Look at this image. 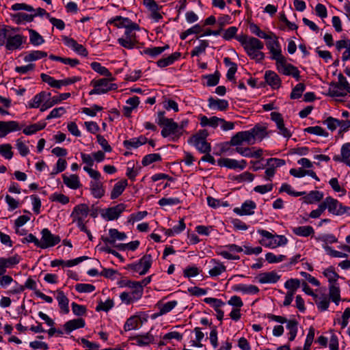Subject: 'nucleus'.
<instances>
[{
	"label": "nucleus",
	"mask_w": 350,
	"mask_h": 350,
	"mask_svg": "<svg viewBox=\"0 0 350 350\" xmlns=\"http://www.w3.org/2000/svg\"><path fill=\"white\" fill-rule=\"evenodd\" d=\"M242 45L250 58L257 62L264 59L265 54L261 51L264 44L258 38L242 35Z\"/></svg>",
	"instance_id": "f257e3e1"
},
{
	"label": "nucleus",
	"mask_w": 350,
	"mask_h": 350,
	"mask_svg": "<svg viewBox=\"0 0 350 350\" xmlns=\"http://www.w3.org/2000/svg\"><path fill=\"white\" fill-rule=\"evenodd\" d=\"M258 233L262 237V239L260 241V243L269 248H276L280 246L285 245L288 240L284 235H278L276 234H272L271 232L263 230H258Z\"/></svg>",
	"instance_id": "f03ea898"
},
{
	"label": "nucleus",
	"mask_w": 350,
	"mask_h": 350,
	"mask_svg": "<svg viewBox=\"0 0 350 350\" xmlns=\"http://www.w3.org/2000/svg\"><path fill=\"white\" fill-rule=\"evenodd\" d=\"M208 135V132L206 129L200 130L188 139V143L193 144L200 152L208 153L211 150V147L206 142Z\"/></svg>",
	"instance_id": "7ed1b4c3"
},
{
	"label": "nucleus",
	"mask_w": 350,
	"mask_h": 350,
	"mask_svg": "<svg viewBox=\"0 0 350 350\" xmlns=\"http://www.w3.org/2000/svg\"><path fill=\"white\" fill-rule=\"evenodd\" d=\"M114 79L113 77H109L98 80H92L90 84L94 87V89L89 92V94H105L110 90H116L118 88L117 85L116 83H109L110 81H114Z\"/></svg>",
	"instance_id": "20e7f679"
},
{
	"label": "nucleus",
	"mask_w": 350,
	"mask_h": 350,
	"mask_svg": "<svg viewBox=\"0 0 350 350\" xmlns=\"http://www.w3.org/2000/svg\"><path fill=\"white\" fill-rule=\"evenodd\" d=\"M152 262V257L151 254H146L144 255L137 262L129 264L126 266L127 269L133 270L138 273L139 275H145L150 268Z\"/></svg>",
	"instance_id": "39448f33"
},
{
	"label": "nucleus",
	"mask_w": 350,
	"mask_h": 350,
	"mask_svg": "<svg viewBox=\"0 0 350 350\" xmlns=\"http://www.w3.org/2000/svg\"><path fill=\"white\" fill-rule=\"evenodd\" d=\"M169 120L168 122H164L163 124L160 125L163 126L161 133V135L163 137L171 136V139L173 142H176L183 135V131H180L179 125L175 122L173 119H170Z\"/></svg>",
	"instance_id": "423d86ee"
},
{
	"label": "nucleus",
	"mask_w": 350,
	"mask_h": 350,
	"mask_svg": "<svg viewBox=\"0 0 350 350\" xmlns=\"http://www.w3.org/2000/svg\"><path fill=\"white\" fill-rule=\"evenodd\" d=\"M220 151L228 155H232L235 152L241 153V132H237L229 142L221 144Z\"/></svg>",
	"instance_id": "0eeeda50"
},
{
	"label": "nucleus",
	"mask_w": 350,
	"mask_h": 350,
	"mask_svg": "<svg viewBox=\"0 0 350 350\" xmlns=\"http://www.w3.org/2000/svg\"><path fill=\"white\" fill-rule=\"evenodd\" d=\"M140 29H132L129 27L125 29L124 36L118 39V44L127 49H133L138 43L136 33L134 31H139Z\"/></svg>",
	"instance_id": "6e6552de"
},
{
	"label": "nucleus",
	"mask_w": 350,
	"mask_h": 350,
	"mask_svg": "<svg viewBox=\"0 0 350 350\" xmlns=\"http://www.w3.org/2000/svg\"><path fill=\"white\" fill-rule=\"evenodd\" d=\"M323 203L326 206L328 211L335 215H342L350 211V207L343 206L336 199L332 197H327Z\"/></svg>",
	"instance_id": "1a4fd4ad"
},
{
	"label": "nucleus",
	"mask_w": 350,
	"mask_h": 350,
	"mask_svg": "<svg viewBox=\"0 0 350 350\" xmlns=\"http://www.w3.org/2000/svg\"><path fill=\"white\" fill-rule=\"evenodd\" d=\"M277 69L279 72L284 75H291L297 81L300 79V72L297 67L286 62V57H283L276 62Z\"/></svg>",
	"instance_id": "9d476101"
},
{
	"label": "nucleus",
	"mask_w": 350,
	"mask_h": 350,
	"mask_svg": "<svg viewBox=\"0 0 350 350\" xmlns=\"http://www.w3.org/2000/svg\"><path fill=\"white\" fill-rule=\"evenodd\" d=\"M126 205L120 203L114 206L109 207L100 211L101 217L107 221L116 220L125 211Z\"/></svg>",
	"instance_id": "9b49d317"
},
{
	"label": "nucleus",
	"mask_w": 350,
	"mask_h": 350,
	"mask_svg": "<svg viewBox=\"0 0 350 350\" xmlns=\"http://www.w3.org/2000/svg\"><path fill=\"white\" fill-rule=\"evenodd\" d=\"M42 238L40 241V248L46 249L58 244L61 239L58 235L53 234L48 228H44L41 231Z\"/></svg>",
	"instance_id": "f8f14e48"
},
{
	"label": "nucleus",
	"mask_w": 350,
	"mask_h": 350,
	"mask_svg": "<svg viewBox=\"0 0 350 350\" xmlns=\"http://www.w3.org/2000/svg\"><path fill=\"white\" fill-rule=\"evenodd\" d=\"M90 212L88 206L86 204H80L75 206L70 215L72 218V222L79 224L84 222V218L86 217Z\"/></svg>",
	"instance_id": "ddd939ff"
},
{
	"label": "nucleus",
	"mask_w": 350,
	"mask_h": 350,
	"mask_svg": "<svg viewBox=\"0 0 350 350\" xmlns=\"http://www.w3.org/2000/svg\"><path fill=\"white\" fill-rule=\"evenodd\" d=\"M107 24H113L118 28L128 29L129 27H131L132 29H140L138 24L133 22L129 18H124L121 16H116L109 19L107 21Z\"/></svg>",
	"instance_id": "4468645a"
},
{
	"label": "nucleus",
	"mask_w": 350,
	"mask_h": 350,
	"mask_svg": "<svg viewBox=\"0 0 350 350\" xmlns=\"http://www.w3.org/2000/svg\"><path fill=\"white\" fill-rule=\"evenodd\" d=\"M5 48L8 51H14L22 48L23 44L25 43L27 38L21 35L16 34L12 36L6 37Z\"/></svg>",
	"instance_id": "2eb2a0df"
},
{
	"label": "nucleus",
	"mask_w": 350,
	"mask_h": 350,
	"mask_svg": "<svg viewBox=\"0 0 350 350\" xmlns=\"http://www.w3.org/2000/svg\"><path fill=\"white\" fill-rule=\"evenodd\" d=\"M21 129L16 121H0V138L5 137L8 133Z\"/></svg>",
	"instance_id": "dca6fc26"
},
{
	"label": "nucleus",
	"mask_w": 350,
	"mask_h": 350,
	"mask_svg": "<svg viewBox=\"0 0 350 350\" xmlns=\"http://www.w3.org/2000/svg\"><path fill=\"white\" fill-rule=\"evenodd\" d=\"M266 44L267 49L269 50V52L271 54V59L275 60L276 62L282 58L284 57V56L282 55L280 46L276 38H271L267 42Z\"/></svg>",
	"instance_id": "f3484780"
},
{
	"label": "nucleus",
	"mask_w": 350,
	"mask_h": 350,
	"mask_svg": "<svg viewBox=\"0 0 350 350\" xmlns=\"http://www.w3.org/2000/svg\"><path fill=\"white\" fill-rule=\"evenodd\" d=\"M334 161L342 162L350 167V143L344 144L340 149V155H334Z\"/></svg>",
	"instance_id": "a211bd4d"
},
{
	"label": "nucleus",
	"mask_w": 350,
	"mask_h": 350,
	"mask_svg": "<svg viewBox=\"0 0 350 350\" xmlns=\"http://www.w3.org/2000/svg\"><path fill=\"white\" fill-rule=\"evenodd\" d=\"M70 96V93H62L59 96H55L53 97H49L46 98V101L41 105L40 111H44L49 108L52 107L53 105L60 103L62 100H64L68 98Z\"/></svg>",
	"instance_id": "6ab92c4d"
},
{
	"label": "nucleus",
	"mask_w": 350,
	"mask_h": 350,
	"mask_svg": "<svg viewBox=\"0 0 350 350\" xmlns=\"http://www.w3.org/2000/svg\"><path fill=\"white\" fill-rule=\"evenodd\" d=\"M280 279V275L275 271L264 272L258 276V282L261 284H274Z\"/></svg>",
	"instance_id": "aec40b11"
},
{
	"label": "nucleus",
	"mask_w": 350,
	"mask_h": 350,
	"mask_svg": "<svg viewBox=\"0 0 350 350\" xmlns=\"http://www.w3.org/2000/svg\"><path fill=\"white\" fill-rule=\"evenodd\" d=\"M227 250H221L219 253V255L226 259H239V256L236 253L241 252V247L232 244L225 247Z\"/></svg>",
	"instance_id": "412c9836"
},
{
	"label": "nucleus",
	"mask_w": 350,
	"mask_h": 350,
	"mask_svg": "<svg viewBox=\"0 0 350 350\" xmlns=\"http://www.w3.org/2000/svg\"><path fill=\"white\" fill-rule=\"evenodd\" d=\"M252 129L256 142H261L265 137L269 135L266 124H257Z\"/></svg>",
	"instance_id": "4be33fe9"
},
{
	"label": "nucleus",
	"mask_w": 350,
	"mask_h": 350,
	"mask_svg": "<svg viewBox=\"0 0 350 350\" xmlns=\"http://www.w3.org/2000/svg\"><path fill=\"white\" fill-rule=\"evenodd\" d=\"M265 79L267 84L273 89H278L280 87L281 79L273 71L267 70L265 74Z\"/></svg>",
	"instance_id": "5701e85b"
},
{
	"label": "nucleus",
	"mask_w": 350,
	"mask_h": 350,
	"mask_svg": "<svg viewBox=\"0 0 350 350\" xmlns=\"http://www.w3.org/2000/svg\"><path fill=\"white\" fill-rule=\"evenodd\" d=\"M85 325V321L81 319H76L67 321L64 325V327L67 334L70 333L72 331L84 327Z\"/></svg>",
	"instance_id": "b1692460"
},
{
	"label": "nucleus",
	"mask_w": 350,
	"mask_h": 350,
	"mask_svg": "<svg viewBox=\"0 0 350 350\" xmlns=\"http://www.w3.org/2000/svg\"><path fill=\"white\" fill-rule=\"evenodd\" d=\"M90 186L91 193L94 198H101L105 195V189L102 182L91 181Z\"/></svg>",
	"instance_id": "393cba45"
},
{
	"label": "nucleus",
	"mask_w": 350,
	"mask_h": 350,
	"mask_svg": "<svg viewBox=\"0 0 350 350\" xmlns=\"http://www.w3.org/2000/svg\"><path fill=\"white\" fill-rule=\"evenodd\" d=\"M51 96L50 92H41L36 94L32 102L29 104L30 108H38L42 103H44L46 98H49Z\"/></svg>",
	"instance_id": "a878e982"
},
{
	"label": "nucleus",
	"mask_w": 350,
	"mask_h": 350,
	"mask_svg": "<svg viewBox=\"0 0 350 350\" xmlns=\"http://www.w3.org/2000/svg\"><path fill=\"white\" fill-rule=\"evenodd\" d=\"M208 107L211 109H217L220 111H225L228 107V103L226 100L215 99L210 97L208 100Z\"/></svg>",
	"instance_id": "bb28decb"
},
{
	"label": "nucleus",
	"mask_w": 350,
	"mask_h": 350,
	"mask_svg": "<svg viewBox=\"0 0 350 350\" xmlns=\"http://www.w3.org/2000/svg\"><path fill=\"white\" fill-rule=\"evenodd\" d=\"M147 142V138L141 135L137 138H133L130 140H124L123 144L124 146L127 149H131L132 148H137L139 146L145 144Z\"/></svg>",
	"instance_id": "cd10ccee"
},
{
	"label": "nucleus",
	"mask_w": 350,
	"mask_h": 350,
	"mask_svg": "<svg viewBox=\"0 0 350 350\" xmlns=\"http://www.w3.org/2000/svg\"><path fill=\"white\" fill-rule=\"evenodd\" d=\"M128 185L127 180H122L115 184L111 192V199L114 200L118 198L124 191Z\"/></svg>",
	"instance_id": "c85d7f7f"
},
{
	"label": "nucleus",
	"mask_w": 350,
	"mask_h": 350,
	"mask_svg": "<svg viewBox=\"0 0 350 350\" xmlns=\"http://www.w3.org/2000/svg\"><path fill=\"white\" fill-rule=\"evenodd\" d=\"M63 182L69 188L77 189L81 187L79 177L76 174H72L70 176L63 175Z\"/></svg>",
	"instance_id": "c756f323"
},
{
	"label": "nucleus",
	"mask_w": 350,
	"mask_h": 350,
	"mask_svg": "<svg viewBox=\"0 0 350 350\" xmlns=\"http://www.w3.org/2000/svg\"><path fill=\"white\" fill-rule=\"evenodd\" d=\"M323 198V193L319 191H311L303 198L304 202L306 204H314L320 202Z\"/></svg>",
	"instance_id": "7c9ffc66"
},
{
	"label": "nucleus",
	"mask_w": 350,
	"mask_h": 350,
	"mask_svg": "<svg viewBox=\"0 0 350 350\" xmlns=\"http://www.w3.org/2000/svg\"><path fill=\"white\" fill-rule=\"evenodd\" d=\"M181 54L179 52H175L167 57L160 59L157 61V64L160 68H164L172 64L175 61L178 60Z\"/></svg>",
	"instance_id": "2f4dec72"
},
{
	"label": "nucleus",
	"mask_w": 350,
	"mask_h": 350,
	"mask_svg": "<svg viewBox=\"0 0 350 350\" xmlns=\"http://www.w3.org/2000/svg\"><path fill=\"white\" fill-rule=\"evenodd\" d=\"M293 232L297 236L307 237L314 234V230L310 226H302L295 227L292 229Z\"/></svg>",
	"instance_id": "473e14b6"
},
{
	"label": "nucleus",
	"mask_w": 350,
	"mask_h": 350,
	"mask_svg": "<svg viewBox=\"0 0 350 350\" xmlns=\"http://www.w3.org/2000/svg\"><path fill=\"white\" fill-rule=\"evenodd\" d=\"M211 263L213 264V267L209 269L208 273L211 277L218 276L226 271V267L216 260L212 259Z\"/></svg>",
	"instance_id": "72a5a7b5"
},
{
	"label": "nucleus",
	"mask_w": 350,
	"mask_h": 350,
	"mask_svg": "<svg viewBox=\"0 0 350 350\" xmlns=\"http://www.w3.org/2000/svg\"><path fill=\"white\" fill-rule=\"evenodd\" d=\"M200 124L203 127L208 126L213 128H216L219 126L220 121H221V118L217 116H212L208 118L205 116H202L200 117Z\"/></svg>",
	"instance_id": "f704fd0d"
},
{
	"label": "nucleus",
	"mask_w": 350,
	"mask_h": 350,
	"mask_svg": "<svg viewBox=\"0 0 350 350\" xmlns=\"http://www.w3.org/2000/svg\"><path fill=\"white\" fill-rule=\"evenodd\" d=\"M224 63L228 67H229L228 70L226 74V77L229 81L234 80V75L237 71V64L231 62L230 58L226 57L224 59Z\"/></svg>",
	"instance_id": "c9c22d12"
},
{
	"label": "nucleus",
	"mask_w": 350,
	"mask_h": 350,
	"mask_svg": "<svg viewBox=\"0 0 350 350\" xmlns=\"http://www.w3.org/2000/svg\"><path fill=\"white\" fill-rule=\"evenodd\" d=\"M340 291L338 283L329 284V295L330 299L336 305L338 304L340 300Z\"/></svg>",
	"instance_id": "e433bc0d"
},
{
	"label": "nucleus",
	"mask_w": 350,
	"mask_h": 350,
	"mask_svg": "<svg viewBox=\"0 0 350 350\" xmlns=\"http://www.w3.org/2000/svg\"><path fill=\"white\" fill-rule=\"evenodd\" d=\"M59 306L60 308L64 311V313L67 314L69 312V308H68V299L65 295L63 291H57V297H56Z\"/></svg>",
	"instance_id": "4c0bfd02"
},
{
	"label": "nucleus",
	"mask_w": 350,
	"mask_h": 350,
	"mask_svg": "<svg viewBox=\"0 0 350 350\" xmlns=\"http://www.w3.org/2000/svg\"><path fill=\"white\" fill-rule=\"evenodd\" d=\"M46 122H38L26 126L23 133L26 135H30L36 133L37 131H41L45 128Z\"/></svg>",
	"instance_id": "58836bf2"
},
{
	"label": "nucleus",
	"mask_w": 350,
	"mask_h": 350,
	"mask_svg": "<svg viewBox=\"0 0 350 350\" xmlns=\"http://www.w3.org/2000/svg\"><path fill=\"white\" fill-rule=\"evenodd\" d=\"M217 163L221 167H226L230 169L241 167V165L238 161L228 158L219 159L217 161Z\"/></svg>",
	"instance_id": "ea45409f"
},
{
	"label": "nucleus",
	"mask_w": 350,
	"mask_h": 350,
	"mask_svg": "<svg viewBox=\"0 0 350 350\" xmlns=\"http://www.w3.org/2000/svg\"><path fill=\"white\" fill-rule=\"evenodd\" d=\"M136 340L138 345L144 346L148 345L154 342V336L150 333L144 335H137L133 338Z\"/></svg>",
	"instance_id": "a19ab883"
},
{
	"label": "nucleus",
	"mask_w": 350,
	"mask_h": 350,
	"mask_svg": "<svg viewBox=\"0 0 350 350\" xmlns=\"http://www.w3.org/2000/svg\"><path fill=\"white\" fill-rule=\"evenodd\" d=\"M35 15L28 14L24 12H18L12 15L13 20L16 24H21L24 21L32 22Z\"/></svg>",
	"instance_id": "79ce46f5"
},
{
	"label": "nucleus",
	"mask_w": 350,
	"mask_h": 350,
	"mask_svg": "<svg viewBox=\"0 0 350 350\" xmlns=\"http://www.w3.org/2000/svg\"><path fill=\"white\" fill-rule=\"evenodd\" d=\"M262 154L261 149L256 150L255 148H242V156L250 158H260Z\"/></svg>",
	"instance_id": "37998d69"
},
{
	"label": "nucleus",
	"mask_w": 350,
	"mask_h": 350,
	"mask_svg": "<svg viewBox=\"0 0 350 350\" xmlns=\"http://www.w3.org/2000/svg\"><path fill=\"white\" fill-rule=\"evenodd\" d=\"M29 41L30 43L34 46H38L44 42V40L36 30L29 29Z\"/></svg>",
	"instance_id": "c03bdc74"
},
{
	"label": "nucleus",
	"mask_w": 350,
	"mask_h": 350,
	"mask_svg": "<svg viewBox=\"0 0 350 350\" xmlns=\"http://www.w3.org/2000/svg\"><path fill=\"white\" fill-rule=\"evenodd\" d=\"M256 204L252 200H246L242 204V215H251L254 213Z\"/></svg>",
	"instance_id": "a18cd8bd"
},
{
	"label": "nucleus",
	"mask_w": 350,
	"mask_h": 350,
	"mask_svg": "<svg viewBox=\"0 0 350 350\" xmlns=\"http://www.w3.org/2000/svg\"><path fill=\"white\" fill-rule=\"evenodd\" d=\"M47 56V53L42 51H33L24 57L25 62H33Z\"/></svg>",
	"instance_id": "49530a36"
},
{
	"label": "nucleus",
	"mask_w": 350,
	"mask_h": 350,
	"mask_svg": "<svg viewBox=\"0 0 350 350\" xmlns=\"http://www.w3.org/2000/svg\"><path fill=\"white\" fill-rule=\"evenodd\" d=\"M139 322V319L137 316H132L129 317L124 325V329L125 332L136 329L138 327Z\"/></svg>",
	"instance_id": "de8ad7c7"
},
{
	"label": "nucleus",
	"mask_w": 350,
	"mask_h": 350,
	"mask_svg": "<svg viewBox=\"0 0 350 350\" xmlns=\"http://www.w3.org/2000/svg\"><path fill=\"white\" fill-rule=\"evenodd\" d=\"M90 66L92 70L99 73L100 75L107 77H112V75L109 70L105 66H103L100 63L94 62L91 63Z\"/></svg>",
	"instance_id": "09e8293b"
},
{
	"label": "nucleus",
	"mask_w": 350,
	"mask_h": 350,
	"mask_svg": "<svg viewBox=\"0 0 350 350\" xmlns=\"http://www.w3.org/2000/svg\"><path fill=\"white\" fill-rule=\"evenodd\" d=\"M323 275L328 279L329 284L337 283L339 275L334 271L332 267H329L325 269Z\"/></svg>",
	"instance_id": "8fccbe9b"
},
{
	"label": "nucleus",
	"mask_w": 350,
	"mask_h": 350,
	"mask_svg": "<svg viewBox=\"0 0 350 350\" xmlns=\"http://www.w3.org/2000/svg\"><path fill=\"white\" fill-rule=\"evenodd\" d=\"M286 328L289 330V340L293 341L297 333V325L298 322L296 320L287 321Z\"/></svg>",
	"instance_id": "3c124183"
},
{
	"label": "nucleus",
	"mask_w": 350,
	"mask_h": 350,
	"mask_svg": "<svg viewBox=\"0 0 350 350\" xmlns=\"http://www.w3.org/2000/svg\"><path fill=\"white\" fill-rule=\"evenodd\" d=\"M177 304V301L174 300L168 301L164 304H158L160 310L157 315L161 316L170 312L172 309L175 308Z\"/></svg>",
	"instance_id": "603ef678"
},
{
	"label": "nucleus",
	"mask_w": 350,
	"mask_h": 350,
	"mask_svg": "<svg viewBox=\"0 0 350 350\" xmlns=\"http://www.w3.org/2000/svg\"><path fill=\"white\" fill-rule=\"evenodd\" d=\"M40 77L44 82L47 83L53 88H60L62 87V80H55L52 77L44 73H42Z\"/></svg>",
	"instance_id": "864d4df0"
},
{
	"label": "nucleus",
	"mask_w": 350,
	"mask_h": 350,
	"mask_svg": "<svg viewBox=\"0 0 350 350\" xmlns=\"http://www.w3.org/2000/svg\"><path fill=\"white\" fill-rule=\"evenodd\" d=\"M304 132L318 136L327 137L328 133L319 126H309L304 129Z\"/></svg>",
	"instance_id": "5fc2aeb1"
},
{
	"label": "nucleus",
	"mask_w": 350,
	"mask_h": 350,
	"mask_svg": "<svg viewBox=\"0 0 350 350\" xmlns=\"http://www.w3.org/2000/svg\"><path fill=\"white\" fill-rule=\"evenodd\" d=\"M1 261L5 265L6 269L12 268L16 265L18 264L21 260V258L18 254H15L13 256L9 258H0Z\"/></svg>",
	"instance_id": "6e6d98bb"
},
{
	"label": "nucleus",
	"mask_w": 350,
	"mask_h": 350,
	"mask_svg": "<svg viewBox=\"0 0 350 350\" xmlns=\"http://www.w3.org/2000/svg\"><path fill=\"white\" fill-rule=\"evenodd\" d=\"M161 161V156L157 153H152L146 155L142 161L144 166H147L154 162Z\"/></svg>",
	"instance_id": "4d7b16f0"
},
{
	"label": "nucleus",
	"mask_w": 350,
	"mask_h": 350,
	"mask_svg": "<svg viewBox=\"0 0 350 350\" xmlns=\"http://www.w3.org/2000/svg\"><path fill=\"white\" fill-rule=\"evenodd\" d=\"M208 46L207 40H200L199 46H196L191 51V55L192 57L199 56L201 53H204L206 49Z\"/></svg>",
	"instance_id": "13d9d810"
},
{
	"label": "nucleus",
	"mask_w": 350,
	"mask_h": 350,
	"mask_svg": "<svg viewBox=\"0 0 350 350\" xmlns=\"http://www.w3.org/2000/svg\"><path fill=\"white\" fill-rule=\"evenodd\" d=\"M0 154L7 159H11L13 157L12 146L10 144L0 145Z\"/></svg>",
	"instance_id": "bf43d9fd"
},
{
	"label": "nucleus",
	"mask_w": 350,
	"mask_h": 350,
	"mask_svg": "<svg viewBox=\"0 0 350 350\" xmlns=\"http://www.w3.org/2000/svg\"><path fill=\"white\" fill-rule=\"evenodd\" d=\"M286 256L282 254L276 256L273 253L268 252L265 255V259L269 263H277L284 260Z\"/></svg>",
	"instance_id": "052dcab7"
},
{
	"label": "nucleus",
	"mask_w": 350,
	"mask_h": 350,
	"mask_svg": "<svg viewBox=\"0 0 350 350\" xmlns=\"http://www.w3.org/2000/svg\"><path fill=\"white\" fill-rule=\"evenodd\" d=\"M304 90L305 85L304 83H299L297 84L291 93V98L297 99L300 98Z\"/></svg>",
	"instance_id": "680f3d73"
},
{
	"label": "nucleus",
	"mask_w": 350,
	"mask_h": 350,
	"mask_svg": "<svg viewBox=\"0 0 350 350\" xmlns=\"http://www.w3.org/2000/svg\"><path fill=\"white\" fill-rule=\"evenodd\" d=\"M299 286L300 280L298 279H289L284 284V287L288 289V291H293L294 293H295L296 290L299 288Z\"/></svg>",
	"instance_id": "e2e57ef3"
},
{
	"label": "nucleus",
	"mask_w": 350,
	"mask_h": 350,
	"mask_svg": "<svg viewBox=\"0 0 350 350\" xmlns=\"http://www.w3.org/2000/svg\"><path fill=\"white\" fill-rule=\"evenodd\" d=\"M75 290L79 293H91L95 290V286L91 284H77Z\"/></svg>",
	"instance_id": "0e129e2a"
},
{
	"label": "nucleus",
	"mask_w": 350,
	"mask_h": 350,
	"mask_svg": "<svg viewBox=\"0 0 350 350\" xmlns=\"http://www.w3.org/2000/svg\"><path fill=\"white\" fill-rule=\"evenodd\" d=\"M49 199L53 202H58L62 204H66L69 202V198L62 193H54Z\"/></svg>",
	"instance_id": "69168bd1"
},
{
	"label": "nucleus",
	"mask_w": 350,
	"mask_h": 350,
	"mask_svg": "<svg viewBox=\"0 0 350 350\" xmlns=\"http://www.w3.org/2000/svg\"><path fill=\"white\" fill-rule=\"evenodd\" d=\"M323 123L325 124L329 130L334 131L338 127V120L333 117H328Z\"/></svg>",
	"instance_id": "338daca9"
},
{
	"label": "nucleus",
	"mask_w": 350,
	"mask_h": 350,
	"mask_svg": "<svg viewBox=\"0 0 350 350\" xmlns=\"http://www.w3.org/2000/svg\"><path fill=\"white\" fill-rule=\"evenodd\" d=\"M245 142L248 144L251 145L256 143V139L252 129L249 131H242V142Z\"/></svg>",
	"instance_id": "774afa93"
}]
</instances>
